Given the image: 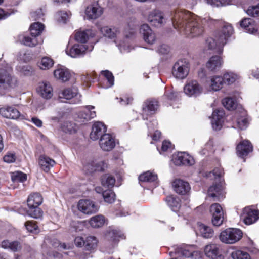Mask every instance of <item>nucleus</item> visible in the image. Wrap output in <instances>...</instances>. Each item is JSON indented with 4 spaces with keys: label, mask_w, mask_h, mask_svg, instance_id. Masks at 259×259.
I'll return each mask as SVG.
<instances>
[{
    "label": "nucleus",
    "mask_w": 259,
    "mask_h": 259,
    "mask_svg": "<svg viewBox=\"0 0 259 259\" xmlns=\"http://www.w3.org/2000/svg\"><path fill=\"white\" fill-rule=\"evenodd\" d=\"M166 202L174 211L178 210L181 207L180 200L178 197L171 196H167L166 198Z\"/></svg>",
    "instance_id": "39"
},
{
    "label": "nucleus",
    "mask_w": 259,
    "mask_h": 259,
    "mask_svg": "<svg viewBox=\"0 0 259 259\" xmlns=\"http://www.w3.org/2000/svg\"><path fill=\"white\" fill-rule=\"evenodd\" d=\"M172 186L175 191L178 194L185 195L191 189L189 184L181 179L176 180L173 182Z\"/></svg>",
    "instance_id": "18"
},
{
    "label": "nucleus",
    "mask_w": 259,
    "mask_h": 259,
    "mask_svg": "<svg viewBox=\"0 0 259 259\" xmlns=\"http://www.w3.org/2000/svg\"><path fill=\"white\" fill-rule=\"evenodd\" d=\"M37 92L40 96L46 99H51L53 95V88L50 83L47 81L39 83Z\"/></svg>",
    "instance_id": "9"
},
{
    "label": "nucleus",
    "mask_w": 259,
    "mask_h": 259,
    "mask_svg": "<svg viewBox=\"0 0 259 259\" xmlns=\"http://www.w3.org/2000/svg\"><path fill=\"white\" fill-rule=\"evenodd\" d=\"M94 109V106H89L85 107L83 110L80 111L78 116L79 118L82 120L81 121H88L96 117V112L92 111V109Z\"/></svg>",
    "instance_id": "26"
},
{
    "label": "nucleus",
    "mask_w": 259,
    "mask_h": 259,
    "mask_svg": "<svg viewBox=\"0 0 259 259\" xmlns=\"http://www.w3.org/2000/svg\"><path fill=\"white\" fill-rule=\"evenodd\" d=\"M27 214L31 217L38 219L42 216L43 212L38 206L28 207Z\"/></svg>",
    "instance_id": "45"
},
{
    "label": "nucleus",
    "mask_w": 259,
    "mask_h": 259,
    "mask_svg": "<svg viewBox=\"0 0 259 259\" xmlns=\"http://www.w3.org/2000/svg\"><path fill=\"white\" fill-rule=\"evenodd\" d=\"M247 13L251 16L256 17L259 16V4L256 6L249 7L247 10Z\"/></svg>",
    "instance_id": "56"
},
{
    "label": "nucleus",
    "mask_w": 259,
    "mask_h": 259,
    "mask_svg": "<svg viewBox=\"0 0 259 259\" xmlns=\"http://www.w3.org/2000/svg\"><path fill=\"white\" fill-rule=\"evenodd\" d=\"M1 246L4 249H8L13 252H18L22 248L19 242L16 241L10 242L8 240L3 241L1 243Z\"/></svg>",
    "instance_id": "34"
},
{
    "label": "nucleus",
    "mask_w": 259,
    "mask_h": 259,
    "mask_svg": "<svg viewBox=\"0 0 259 259\" xmlns=\"http://www.w3.org/2000/svg\"><path fill=\"white\" fill-rule=\"evenodd\" d=\"M78 210L86 214L96 213L99 210V206L90 200L82 199L79 201L77 205Z\"/></svg>",
    "instance_id": "5"
},
{
    "label": "nucleus",
    "mask_w": 259,
    "mask_h": 259,
    "mask_svg": "<svg viewBox=\"0 0 259 259\" xmlns=\"http://www.w3.org/2000/svg\"><path fill=\"white\" fill-rule=\"evenodd\" d=\"M27 176L26 174L22 172H15L12 175V180L13 182H23L26 180Z\"/></svg>",
    "instance_id": "52"
},
{
    "label": "nucleus",
    "mask_w": 259,
    "mask_h": 259,
    "mask_svg": "<svg viewBox=\"0 0 259 259\" xmlns=\"http://www.w3.org/2000/svg\"><path fill=\"white\" fill-rule=\"evenodd\" d=\"M222 77L224 79V82L228 84L233 83L238 78L237 75L233 73H225Z\"/></svg>",
    "instance_id": "51"
},
{
    "label": "nucleus",
    "mask_w": 259,
    "mask_h": 259,
    "mask_svg": "<svg viewBox=\"0 0 259 259\" xmlns=\"http://www.w3.org/2000/svg\"><path fill=\"white\" fill-rule=\"evenodd\" d=\"M94 35L90 29L84 30H79L76 32L75 35V40L81 43H85L87 41L90 36Z\"/></svg>",
    "instance_id": "32"
},
{
    "label": "nucleus",
    "mask_w": 259,
    "mask_h": 259,
    "mask_svg": "<svg viewBox=\"0 0 259 259\" xmlns=\"http://www.w3.org/2000/svg\"><path fill=\"white\" fill-rule=\"evenodd\" d=\"M45 26L44 24L40 22H35L32 24L30 26V31L31 35L32 36H38L44 30Z\"/></svg>",
    "instance_id": "37"
},
{
    "label": "nucleus",
    "mask_w": 259,
    "mask_h": 259,
    "mask_svg": "<svg viewBox=\"0 0 259 259\" xmlns=\"http://www.w3.org/2000/svg\"><path fill=\"white\" fill-rule=\"evenodd\" d=\"M233 33L232 26L229 24L225 23L218 35L219 45L224 46L226 43L228 38L231 36Z\"/></svg>",
    "instance_id": "11"
},
{
    "label": "nucleus",
    "mask_w": 259,
    "mask_h": 259,
    "mask_svg": "<svg viewBox=\"0 0 259 259\" xmlns=\"http://www.w3.org/2000/svg\"><path fill=\"white\" fill-rule=\"evenodd\" d=\"M69 18V14L65 11H60L58 12L56 14V19L59 22L65 23Z\"/></svg>",
    "instance_id": "53"
},
{
    "label": "nucleus",
    "mask_w": 259,
    "mask_h": 259,
    "mask_svg": "<svg viewBox=\"0 0 259 259\" xmlns=\"http://www.w3.org/2000/svg\"><path fill=\"white\" fill-rule=\"evenodd\" d=\"M148 21L156 27H160L164 22L163 13L158 10L151 11L148 17Z\"/></svg>",
    "instance_id": "12"
},
{
    "label": "nucleus",
    "mask_w": 259,
    "mask_h": 259,
    "mask_svg": "<svg viewBox=\"0 0 259 259\" xmlns=\"http://www.w3.org/2000/svg\"><path fill=\"white\" fill-rule=\"evenodd\" d=\"M18 41L21 44L28 47H33L39 43L36 37L28 36V35L21 34L18 36Z\"/></svg>",
    "instance_id": "24"
},
{
    "label": "nucleus",
    "mask_w": 259,
    "mask_h": 259,
    "mask_svg": "<svg viewBox=\"0 0 259 259\" xmlns=\"http://www.w3.org/2000/svg\"><path fill=\"white\" fill-rule=\"evenodd\" d=\"M42 197L38 193L30 194L27 199V203L28 207L39 206L42 202Z\"/></svg>",
    "instance_id": "33"
},
{
    "label": "nucleus",
    "mask_w": 259,
    "mask_h": 259,
    "mask_svg": "<svg viewBox=\"0 0 259 259\" xmlns=\"http://www.w3.org/2000/svg\"><path fill=\"white\" fill-rule=\"evenodd\" d=\"M237 125L240 130H245L248 126V121L245 117H241L237 119Z\"/></svg>",
    "instance_id": "58"
},
{
    "label": "nucleus",
    "mask_w": 259,
    "mask_h": 259,
    "mask_svg": "<svg viewBox=\"0 0 259 259\" xmlns=\"http://www.w3.org/2000/svg\"><path fill=\"white\" fill-rule=\"evenodd\" d=\"M198 229L200 235L203 238H210L213 235L214 232L211 227L203 224H198Z\"/></svg>",
    "instance_id": "36"
},
{
    "label": "nucleus",
    "mask_w": 259,
    "mask_h": 259,
    "mask_svg": "<svg viewBox=\"0 0 259 259\" xmlns=\"http://www.w3.org/2000/svg\"><path fill=\"white\" fill-rule=\"evenodd\" d=\"M102 185L106 187H113L115 183V178L109 175H105L103 176L101 179Z\"/></svg>",
    "instance_id": "44"
},
{
    "label": "nucleus",
    "mask_w": 259,
    "mask_h": 259,
    "mask_svg": "<svg viewBox=\"0 0 259 259\" xmlns=\"http://www.w3.org/2000/svg\"><path fill=\"white\" fill-rule=\"evenodd\" d=\"M243 222L246 225H251L259 219V211L247 207L244 208L241 215Z\"/></svg>",
    "instance_id": "8"
},
{
    "label": "nucleus",
    "mask_w": 259,
    "mask_h": 259,
    "mask_svg": "<svg viewBox=\"0 0 259 259\" xmlns=\"http://www.w3.org/2000/svg\"><path fill=\"white\" fill-rule=\"evenodd\" d=\"M62 128L64 132L72 133L76 131V125L72 122L66 121L63 124Z\"/></svg>",
    "instance_id": "49"
},
{
    "label": "nucleus",
    "mask_w": 259,
    "mask_h": 259,
    "mask_svg": "<svg viewBox=\"0 0 259 259\" xmlns=\"http://www.w3.org/2000/svg\"><path fill=\"white\" fill-rule=\"evenodd\" d=\"M38 163L41 168L45 172H48L50 168L53 167L55 161L45 155H41L39 158Z\"/></svg>",
    "instance_id": "28"
},
{
    "label": "nucleus",
    "mask_w": 259,
    "mask_h": 259,
    "mask_svg": "<svg viewBox=\"0 0 259 259\" xmlns=\"http://www.w3.org/2000/svg\"><path fill=\"white\" fill-rule=\"evenodd\" d=\"M0 114L4 117L12 119H18L20 115L19 111L12 107L0 108Z\"/></svg>",
    "instance_id": "23"
},
{
    "label": "nucleus",
    "mask_w": 259,
    "mask_h": 259,
    "mask_svg": "<svg viewBox=\"0 0 259 259\" xmlns=\"http://www.w3.org/2000/svg\"><path fill=\"white\" fill-rule=\"evenodd\" d=\"M223 220H224V217H223V215H212V223L213 224V225L215 226H220L223 222Z\"/></svg>",
    "instance_id": "60"
},
{
    "label": "nucleus",
    "mask_w": 259,
    "mask_h": 259,
    "mask_svg": "<svg viewBox=\"0 0 259 259\" xmlns=\"http://www.w3.org/2000/svg\"><path fill=\"white\" fill-rule=\"evenodd\" d=\"M103 8L98 4L91 5L88 6L85 13L89 19H96L103 14Z\"/></svg>",
    "instance_id": "17"
},
{
    "label": "nucleus",
    "mask_w": 259,
    "mask_h": 259,
    "mask_svg": "<svg viewBox=\"0 0 259 259\" xmlns=\"http://www.w3.org/2000/svg\"><path fill=\"white\" fill-rule=\"evenodd\" d=\"M205 255L210 258L218 259L221 257L220 246L215 243H210L204 248Z\"/></svg>",
    "instance_id": "15"
},
{
    "label": "nucleus",
    "mask_w": 259,
    "mask_h": 259,
    "mask_svg": "<svg viewBox=\"0 0 259 259\" xmlns=\"http://www.w3.org/2000/svg\"><path fill=\"white\" fill-rule=\"evenodd\" d=\"M237 154L238 156L244 157L253 150L251 143L247 140L240 142L236 147Z\"/></svg>",
    "instance_id": "14"
},
{
    "label": "nucleus",
    "mask_w": 259,
    "mask_h": 259,
    "mask_svg": "<svg viewBox=\"0 0 259 259\" xmlns=\"http://www.w3.org/2000/svg\"><path fill=\"white\" fill-rule=\"evenodd\" d=\"M181 254L183 256L187 257L195 258V255H197V251H192L189 249H184L182 250Z\"/></svg>",
    "instance_id": "63"
},
{
    "label": "nucleus",
    "mask_w": 259,
    "mask_h": 259,
    "mask_svg": "<svg viewBox=\"0 0 259 259\" xmlns=\"http://www.w3.org/2000/svg\"><path fill=\"white\" fill-rule=\"evenodd\" d=\"M94 167L95 171H103L106 167V164L103 161H94Z\"/></svg>",
    "instance_id": "62"
},
{
    "label": "nucleus",
    "mask_w": 259,
    "mask_h": 259,
    "mask_svg": "<svg viewBox=\"0 0 259 259\" xmlns=\"http://www.w3.org/2000/svg\"><path fill=\"white\" fill-rule=\"evenodd\" d=\"M210 211L212 215H223L222 208L221 205L218 203H214L212 204L210 207Z\"/></svg>",
    "instance_id": "54"
},
{
    "label": "nucleus",
    "mask_w": 259,
    "mask_h": 259,
    "mask_svg": "<svg viewBox=\"0 0 259 259\" xmlns=\"http://www.w3.org/2000/svg\"><path fill=\"white\" fill-rule=\"evenodd\" d=\"M87 48L85 45L75 44L69 50H66L67 54L70 55L71 57L75 58L83 55Z\"/></svg>",
    "instance_id": "25"
},
{
    "label": "nucleus",
    "mask_w": 259,
    "mask_h": 259,
    "mask_svg": "<svg viewBox=\"0 0 259 259\" xmlns=\"http://www.w3.org/2000/svg\"><path fill=\"white\" fill-rule=\"evenodd\" d=\"M140 32L142 35L144 41L147 44L151 45L156 41L155 34L147 24H143L141 26Z\"/></svg>",
    "instance_id": "13"
},
{
    "label": "nucleus",
    "mask_w": 259,
    "mask_h": 259,
    "mask_svg": "<svg viewBox=\"0 0 259 259\" xmlns=\"http://www.w3.org/2000/svg\"><path fill=\"white\" fill-rule=\"evenodd\" d=\"M94 163V161H92L84 165L83 168L86 173H92L95 171Z\"/></svg>",
    "instance_id": "61"
},
{
    "label": "nucleus",
    "mask_w": 259,
    "mask_h": 259,
    "mask_svg": "<svg viewBox=\"0 0 259 259\" xmlns=\"http://www.w3.org/2000/svg\"><path fill=\"white\" fill-rule=\"evenodd\" d=\"M99 143L100 148L104 151L112 150L116 145L114 137L110 134L103 135L100 138Z\"/></svg>",
    "instance_id": "7"
},
{
    "label": "nucleus",
    "mask_w": 259,
    "mask_h": 259,
    "mask_svg": "<svg viewBox=\"0 0 259 259\" xmlns=\"http://www.w3.org/2000/svg\"><path fill=\"white\" fill-rule=\"evenodd\" d=\"M208 4L212 6L220 7L229 5L231 0H204Z\"/></svg>",
    "instance_id": "50"
},
{
    "label": "nucleus",
    "mask_w": 259,
    "mask_h": 259,
    "mask_svg": "<svg viewBox=\"0 0 259 259\" xmlns=\"http://www.w3.org/2000/svg\"><path fill=\"white\" fill-rule=\"evenodd\" d=\"M158 107V104L157 101L147 100L143 107V113L147 115L152 114L155 112Z\"/></svg>",
    "instance_id": "31"
},
{
    "label": "nucleus",
    "mask_w": 259,
    "mask_h": 259,
    "mask_svg": "<svg viewBox=\"0 0 259 259\" xmlns=\"http://www.w3.org/2000/svg\"><path fill=\"white\" fill-rule=\"evenodd\" d=\"M105 218L102 215H98L91 218L90 224L93 228H99L105 223Z\"/></svg>",
    "instance_id": "42"
},
{
    "label": "nucleus",
    "mask_w": 259,
    "mask_h": 259,
    "mask_svg": "<svg viewBox=\"0 0 259 259\" xmlns=\"http://www.w3.org/2000/svg\"><path fill=\"white\" fill-rule=\"evenodd\" d=\"M240 26L248 33H253L256 31L253 24V20L250 18L243 19L240 22Z\"/></svg>",
    "instance_id": "40"
},
{
    "label": "nucleus",
    "mask_w": 259,
    "mask_h": 259,
    "mask_svg": "<svg viewBox=\"0 0 259 259\" xmlns=\"http://www.w3.org/2000/svg\"><path fill=\"white\" fill-rule=\"evenodd\" d=\"M106 126L103 122H96L94 123L92 126V131L90 133V138L94 141L97 140L103 135L106 134Z\"/></svg>",
    "instance_id": "10"
},
{
    "label": "nucleus",
    "mask_w": 259,
    "mask_h": 259,
    "mask_svg": "<svg viewBox=\"0 0 259 259\" xmlns=\"http://www.w3.org/2000/svg\"><path fill=\"white\" fill-rule=\"evenodd\" d=\"M189 64L186 59L179 60L176 62L172 68V74L177 78L184 79L189 72Z\"/></svg>",
    "instance_id": "3"
},
{
    "label": "nucleus",
    "mask_w": 259,
    "mask_h": 259,
    "mask_svg": "<svg viewBox=\"0 0 259 259\" xmlns=\"http://www.w3.org/2000/svg\"><path fill=\"white\" fill-rule=\"evenodd\" d=\"M173 161L177 165H192L193 159L186 152H179L173 156Z\"/></svg>",
    "instance_id": "16"
},
{
    "label": "nucleus",
    "mask_w": 259,
    "mask_h": 259,
    "mask_svg": "<svg viewBox=\"0 0 259 259\" xmlns=\"http://www.w3.org/2000/svg\"><path fill=\"white\" fill-rule=\"evenodd\" d=\"M100 31L103 35L109 38H114L120 33V30L116 27L103 26L100 28Z\"/></svg>",
    "instance_id": "29"
},
{
    "label": "nucleus",
    "mask_w": 259,
    "mask_h": 259,
    "mask_svg": "<svg viewBox=\"0 0 259 259\" xmlns=\"http://www.w3.org/2000/svg\"><path fill=\"white\" fill-rule=\"evenodd\" d=\"M222 58L219 56L211 57L206 63V67L211 71L219 69L223 64Z\"/></svg>",
    "instance_id": "27"
},
{
    "label": "nucleus",
    "mask_w": 259,
    "mask_h": 259,
    "mask_svg": "<svg viewBox=\"0 0 259 259\" xmlns=\"http://www.w3.org/2000/svg\"><path fill=\"white\" fill-rule=\"evenodd\" d=\"M224 82L223 77L221 76H213L210 78V87L214 91L221 90Z\"/></svg>",
    "instance_id": "35"
},
{
    "label": "nucleus",
    "mask_w": 259,
    "mask_h": 259,
    "mask_svg": "<svg viewBox=\"0 0 259 259\" xmlns=\"http://www.w3.org/2000/svg\"><path fill=\"white\" fill-rule=\"evenodd\" d=\"M242 237V231L238 229L229 228L222 231L219 236L220 241L226 244H233Z\"/></svg>",
    "instance_id": "2"
},
{
    "label": "nucleus",
    "mask_w": 259,
    "mask_h": 259,
    "mask_svg": "<svg viewBox=\"0 0 259 259\" xmlns=\"http://www.w3.org/2000/svg\"><path fill=\"white\" fill-rule=\"evenodd\" d=\"M12 68L6 67L0 68V89H7L12 81Z\"/></svg>",
    "instance_id": "6"
},
{
    "label": "nucleus",
    "mask_w": 259,
    "mask_h": 259,
    "mask_svg": "<svg viewBox=\"0 0 259 259\" xmlns=\"http://www.w3.org/2000/svg\"><path fill=\"white\" fill-rule=\"evenodd\" d=\"M157 51L161 54L165 55L167 54L169 52L170 48L167 45L163 44L159 47Z\"/></svg>",
    "instance_id": "64"
},
{
    "label": "nucleus",
    "mask_w": 259,
    "mask_h": 259,
    "mask_svg": "<svg viewBox=\"0 0 259 259\" xmlns=\"http://www.w3.org/2000/svg\"><path fill=\"white\" fill-rule=\"evenodd\" d=\"M98 240L95 236H90L85 239L84 248L87 250H91L97 247Z\"/></svg>",
    "instance_id": "41"
},
{
    "label": "nucleus",
    "mask_w": 259,
    "mask_h": 259,
    "mask_svg": "<svg viewBox=\"0 0 259 259\" xmlns=\"http://www.w3.org/2000/svg\"><path fill=\"white\" fill-rule=\"evenodd\" d=\"M105 238L112 241H118L120 239H125V236L121 231L115 229H110L106 231Z\"/></svg>",
    "instance_id": "30"
},
{
    "label": "nucleus",
    "mask_w": 259,
    "mask_h": 259,
    "mask_svg": "<svg viewBox=\"0 0 259 259\" xmlns=\"http://www.w3.org/2000/svg\"><path fill=\"white\" fill-rule=\"evenodd\" d=\"M102 195L105 202L112 203L115 200V195L111 190H107L102 192Z\"/></svg>",
    "instance_id": "48"
},
{
    "label": "nucleus",
    "mask_w": 259,
    "mask_h": 259,
    "mask_svg": "<svg viewBox=\"0 0 259 259\" xmlns=\"http://www.w3.org/2000/svg\"><path fill=\"white\" fill-rule=\"evenodd\" d=\"M157 176L149 171L144 172L139 177V180L140 182H151L156 180Z\"/></svg>",
    "instance_id": "43"
},
{
    "label": "nucleus",
    "mask_w": 259,
    "mask_h": 259,
    "mask_svg": "<svg viewBox=\"0 0 259 259\" xmlns=\"http://www.w3.org/2000/svg\"><path fill=\"white\" fill-rule=\"evenodd\" d=\"M208 196L217 200L224 197L223 188L220 184L210 187L208 190Z\"/></svg>",
    "instance_id": "22"
},
{
    "label": "nucleus",
    "mask_w": 259,
    "mask_h": 259,
    "mask_svg": "<svg viewBox=\"0 0 259 259\" xmlns=\"http://www.w3.org/2000/svg\"><path fill=\"white\" fill-rule=\"evenodd\" d=\"M203 87L196 80L188 81L184 87V92L189 97H196L203 92Z\"/></svg>",
    "instance_id": "4"
},
{
    "label": "nucleus",
    "mask_w": 259,
    "mask_h": 259,
    "mask_svg": "<svg viewBox=\"0 0 259 259\" xmlns=\"http://www.w3.org/2000/svg\"><path fill=\"white\" fill-rule=\"evenodd\" d=\"M172 21L175 28L179 29L181 32L188 37L200 36L204 32L203 25L215 24L218 20L209 16L202 18L185 10H178L172 14Z\"/></svg>",
    "instance_id": "1"
},
{
    "label": "nucleus",
    "mask_w": 259,
    "mask_h": 259,
    "mask_svg": "<svg viewBox=\"0 0 259 259\" xmlns=\"http://www.w3.org/2000/svg\"><path fill=\"white\" fill-rule=\"evenodd\" d=\"M222 103L228 110H234L237 106V102L235 100L230 97L224 98L222 101Z\"/></svg>",
    "instance_id": "47"
},
{
    "label": "nucleus",
    "mask_w": 259,
    "mask_h": 259,
    "mask_svg": "<svg viewBox=\"0 0 259 259\" xmlns=\"http://www.w3.org/2000/svg\"><path fill=\"white\" fill-rule=\"evenodd\" d=\"M54 61L48 57H44L38 62L37 65L41 70H48L52 68L54 65Z\"/></svg>",
    "instance_id": "38"
},
{
    "label": "nucleus",
    "mask_w": 259,
    "mask_h": 259,
    "mask_svg": "<svg viewBox=\"0 0 259 259\" xmlns=\"http://www.w3.org/2000/svg\"><path fill=\"white\" fill-rule=\"evenodd\" d=\"M206 44L209 49H214L216 46L222 47L223 46H220L218 41V36H217V42L212 38H209L206 40Z\"/></svg>",
    "instance_id": "57"
},
{
    "label": "nucleus",
    "mask_w": 259,
    "mask_h": 259,
    "mask_svg": "<svg viewBox=\"0 0 259 259\" xmlns=\"http://www.w3.org/2000/svg\"><path fill=\"white\" fill-rule=\"evenodd\" d=\"M233 259H251L250 255L246 252L240 250H235L231 253Z\"/></svg>",
    "instance_id": "46"
},
{
    "label": "nucleus",
    "mask_w": 259,
    "mask_h": 259,
    "mask_svg": "<svg viewBox=\"0 0 259 259\" xmlns=\"http://www.w3.org/2000/svg\"><path fill=\"white\" fill-rule=\"evenodd\" d=\"M54 77L62 82L68 81L71 77L70 71L64 66H59L54 71Z\"/></svg>",
    "instance_id": "20"
},
{
    "label": "nucleus",
    "mask_w": 259,
    "mask_h": 259,
    "mask_svg": "<svg viewBox=\"0 0 259 259\" xmlns=\"http://www.w3.org/2000/svg\"><path fill=\"white\" fill-rule=\"evenodd\" d=\"M25 226L27 230L30 232H36L38 226L32 221H27L25 223Z\"/></svg>",
    "instance_id": "59"
},
{
    "label": "nucleus",
    "mask_w": 259,
    "mask_h": 259,
    "mask_svg": "<svg viewBox=\"0 0 259 259\" xmlns=\"http://www.w3.org/2000/svg\"><path fill=\"white\" fill-rule=\"evenodd\" d=\"M225 115L224 111L223 109L215 110L212 113V119L211 123L212 127L215 130L221 129L222 125V119Z\"/></svg>",
    "instance_id": "19"
},
{
    "label": "nucleus",
    "mask_w": 259,
    "mask_h": 259,
    "mask_svg": "<svg viewBox=\"0 0 259 259\" xmlns=\"http://www.w3.org/2000/svg\"><path fill=\"white\" fill-rule=\"evenodd\" d=\"M102 74L105 76L109 83L108 87H111L114 84V78L112 73L108 70L102 71Z\"/></svg>",
    "instance_id": "55"
},
{
    "label": "nucleus",
    "mask_w": 259,
    "mask_h": 259,
    "mask_svg": "<svg viewBox=\"0 0 259 259\" xmlns=\"http://www.w3.org/2000/svg\"><path fill=\"white\" fill-rule=\"evenodd\" d=\"M60 98L70 100L73 98H76L77 102L80 101V95H78V90L76 88L72 87L67 88L61 91L59 94Z\"/></svg>",
    "instance_id": "21"
}]
</instances>
